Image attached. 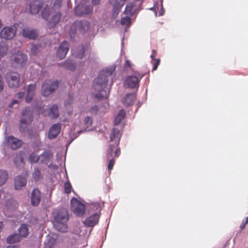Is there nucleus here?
Instances as JSON below:
<instances>
[{
	"mask_svg": "<svg viewBox=\"0 0 248 248\" xmlns=\"http://www.w3.org/2000/svg\"><path fill=\"white\" fill-rule=\"evenodd\" d=\"M161 9L163 10V6H162V4H161Z\"/></svg>",
	"mask_w": 248,
	"mask_h": 248,
	"instance_id": "nucleus-64",
	"label": "nucleus"
},
{
	"mask_svg": "<svg viewBox=\"0 0 248 248\" xmlns=\"http://www.w3.org/2000/svg\"><path fill=\"white\" fill-rule=\"evenodd\" d=\"M61 128L62 125L60 123L54 124L48 131V138L50 140L56 138L61 132Z\"/></svg>",
	"mask_w": 248,
	"mask_h": 248,
	"instance_id": "nucleus-15",
	"label": "nucleus"
},
{
	"mask_svg": "<svg viewBox=\"0 0 248 248\" xmlns=\"http://www.w3.org/2000/svg\"><path fill=\"white\" fill-rule=\"evenodd\" d=\"M24 95V92H19L17 93V97L18 98L20 99L23 97Z\"/></svg>",
	"mask_w": 248,
	"mask_h": 248,
	"instance_id": "nucleus-53",
	"label": "nucleus"
},
{
	"mask_svg": "<svg viewBox=\"0 0 248 248\" xmlns=\"http://www.w3.org/2000/svg\"><path fill=\"white\" fill-rule=\"evenodd\" d=\"M88 45L86 46L83 45L79 46L77 49L74 51L73 54L75 56L76 58L82 59L84 56L86 49L88 47Z\"/></svg>",
	"mask_w": 248,
	"mask_h": 248,
	"instance_id": "nucleus-27",
	"label": "nucleus"
},
{
	"mask_svg": "<svg viewBox=\"0 0 248 248\" xmlns=\"http://www.w3.org/2000/svg\"><path fill=\"white\" fill-rule=\"evenodd\" d=\"M62 0H56L54 3L55 8H59L62 5Z\"/></svg>",
	"mask_w": 248,
	"mask_h": 248,
	"instance_id": "nucleus-46",
	"label": "nucleus"
},
{
	"mask_svg": "<svg viewBox=\"0 0 248 248\" xmlns=\"http://www.w3.org/2000/svg\"><path fill=\"white\" fill-rule=\"evenodd\" d=\"M17 103H18V101L17 100H13L12 102L9 104V107L10 108H12V107H13V106H14V104H17Z\"/></svg>",
	"mask_w": 248,
	"mask_h": 248,
	"instance_id": "nucleus-52",
	"label": "nucleus"
},
{
	"mask_svg": "<svg viewBox=\"0 0 248 248\" xmlns=\"http://www.w3.org/2000/svg\"><path fill=\"white\" fill-rule=\"evenodd\" d=\"M33 120L31 112L26 108L22 112V116L20 121L19 130L21 132H24L27 126L30 124Z\"/></svg>",
	"mask_w": 248,
	"mask_h": 248,
	"instance_id": "nucleus-5",
	"label": "nucleus"
},
{
	"mask_svg": "<svg viewBox=\"0 0 248 248\" xmlns=\"http://www.w3.org/2000/svg\"><path fill=\"white\" fill-rule=\"evenodd\" d=\"M64 191L66 193L69 194L71 191L72 186L70 183L68 181L64 183Z\"/></svg>",
	"mask_w": 248,
	"mask_h": 248,
	"instance_id": "nucleus-41",
	"label": "nucleus"
},
{
	"mask_svg": "<svg viewBox=\"0 0 248 248\" xmlns=\"http://www.w3.org/2000/svg\"><path fill=\"white\" fill-rule=\"evenodd\" d=\"M22 35L25 38L31 39H35L37 37V33L34 30L30 29L29 28H25L22 30Z\"/></svg>",
	"mask_w": 248,
	"mask_h": 248,
	"instance_id": "nucleus-21",
	"label": "nucleus"
},
{
	"mask_svg": "<svg viewBox=\"0 0 248 248\" xmlns=\"http://www.w3.org/2000/svg\"><path fill=\"white\" fill-rule=\"evenodd\" d=\"M72 101H73V97L72 96H71L70 95H69L68 100L66 101L65 102V104H64L65 106L66 107L68 105H70L72 103Z\"/></svg>",
	"mask_w": 248,
	"mask_h": 248,
	"instance_id": "nucleus-49",
	"label": "nucleus"
},
{
	"mask_svg": "<svg viewBox=\"0 0 248 248\" xmlns=\"http://www.w3.org/2000/svg\"><path fill=\"white\" fill-rule=\"evenodd\" d=\"M1 25H2V23H1V20L0 19V28H1Z\"/></svg>",
	"mask_w": 248,
	"mask_h": 248,
	"instance_id": "nucleus-62",
	"label": "nucleus"
},
{
	"mask_svg": "<svg viewBox=\"0 0 248 248\" xmlns=\"http://www.w3.org/2000/svg\"><path fill=\"white\" fill-rule=\"evenodd\" d=\"M35 88L36 85L35 84H31L28 86L26 97V101L27 103H29L32 100Z\"/></svg>",
	"mask_w": 248,
	"mask_h": 248,
	"instance_id": "nucleus-28",
	"label": "nucleus"
},
{
	"mask_svg": "<svg viewBox=\"0 0 248 248\" xmlns=\"http://www.w3.org/2000/svg\"><path fill=\"white\" fill-rule=\"evenodd\" d=\"M48 116L51 119H56L59 116V108L56 105H53L50 108L48 112Z\"/></svg>",
	"mask_w": 248,
	"mask_h": 248,
	"instance_id": "nucleus-30",
	"label": "nucleus"
},
{
	"mask_svg": "<svg viewBox=\"0 0 248 248\" xmlns=\"http://www.w3.org/2000/svg\"><path fill=\"white\" fill-rule=\"evenodd\" d=\"M110 3L113 7V10L115 12L118 13L122 7L124 5V2L120 4L118 0H111Z\"/></svg>",
	"mask_w": 248,
	"mask_h": 248,
	"instance_id": "nucleus-36",
	"label": "nucleus"
},
{
	"mask_svg": "<svg viewBox=\"0 0 248 248\" xmlns=\"http://www.w3.org/2000/svg\"><path fill=\"white\" fill-rule=\"evenodd\" d=\"M89 28V22L86 20H77L72 25L70 30V35L71 37L74 36L77 31L81 34L85 33Z\"/></svg>",
	"mask_w": 248,
	"mask_h": 248,
	"instance_id": "nucleus-3",
	"label": "nucleus"
},
{
	"mask_svg": "<svg viewBox=\"0 0 248 248\" xmlns=\"http://www.w3.org/2000/svg\"><path fill=\"white\" fill-rule=\"evenodd\" d=\"M37 49H38V48L36 46H33L32 47V48L31 49V52L32 54H35L36 53Z\"/></svg>",
	"mask_w": 248,
	"mask_h": 248,
	"instance_id": "nucleus-50",
	"label": "nucleus"
},
{
	"mask_svg": "<svg viewBox=\"0 0 248 248\" xmlns=\"http://www.w3.org/2000/svg\"><path fill=\"white\" fill-rule=\"evenodd\" d=\"M6 248H16V247L15 246H9Z\"/></svg>",
	"mask_w": 248,
	"mask_h": 248,
	"instance_id": "nucleus-60",
	"label": "nucleus"
},
{
	"mask_svg": "<svg viewBox=\"0 0 248 248\" xmlns=\"http://www.w3.org/2000/svg\"><path fill=\"white\" fill-rule=\"evenodd\" d=\"M43 6V2L41 0H35L31 1L29 5L30 12L32 14H37Z\"/></svg>",
	"mask_w": 248,
	"mask_h": 248,
	"instance_id": "nucleus-13",
	"label": "nucleus"
},
{
	"mask_svg": "<svg viewBox=\"0 0 248 248\" xmlns=\"http://www.w3.org/2000/svg\"><path fill=\"white\" fill-rule=\"evenodd\" d=\"M144 75L139 71H134L133 75L128 76L126 77L124 84L130 88H138L139 86V82Z\"/></svg>",
	"mask_w": 248,
	"mask_h": 248,
	"instance_id": "nucleus-4",
	"label": "nucleus"
},
{
	"mask_svg": "<svg viewBox=\"0 0 248 248\" xmlns=\"http://www.w3.org/2000/svg\"><path fill=\"white\" fill-rule=\"evenodd\" d=\"M20 237H26L29 234L28 226L25 224L21 225L18 230Z\"/></svg>",
	"mask_w": 248,
	"mask_h": 248,
	"instance_id": "nucleus-31",
	"label": "nucleus"
},
{
	"mask_svg": "<svg viewBox=\"0 0 248 248\" xmlns=\"http://www.w3.org/2000/svg\"><path fill=\"white\" fill-rule=\"evenodd\" d=\"M113 70L111 68L102 71L93 82L94 97L98 100L107 99L109 94V88L108 86V77L112 75Z\"/></svg>",
	"mask_w": 248,
	"mask_h": 248,
	"instance_id": "nucleus-1",
	"label": "nucleus"
},
{
	"mask_svg": "<svg viewBox=\"0 0 248 248\" xmlns=\"http://www.w3.org/2000/svg\"><path fill=\"white\" fill-rule=\"evenodd\" d=\"M4 88V83L2 80V77L1 74H0V93L1 92Z\"/></svg>",
	"mask_w": 248,
	"mask_h": 248,
	"instance_id": "nucleus-48",
	"label": "nucleus"
},
{
	"mask_svg": "<svg viewBox=\"0 0 248 248\" xmlns=\"http://www.w3.org/2000/svg\"><path fill=\"white\" fill-rule=\"evenodd\" d=\"M121 153L120 149L118 148L115 151V156L118 157Z\"/></svg>",
	"mask_w": 248,
	"mask_h": 248,
	"instance_id": "nucleus-51",
	"label": "nucleus"
},
{
	"mask_svg": "<svg viewBox=\"0 0 248 248\" xmlns=\"http://www.w3.org/2000/svg\"><path fill=\"white\" fill-rule=\"evenodd\" d=\"M92 10L90 6L84 5H78L75 9L76 14L78 16H82L84 15L89 14Z\"/></svg>",
	"mask_w": 248,
	"mask_h": 248,
	"instance_id": "nucleus-22",
	"label": "nucleus"
},
{
	"mask_svg": "<svg viewBox=\"0 0 248 248\" xmlns=\"http://www.w3.org/2000/svg\"><path fill=\"white\" fill-rule=\"evenodd\" d=\"M73 213L78 217H82L85 213V205L75 198L71 201Z\"/></svg>",
	"mask_w": 248,
	"mask_h": 248,
	"instance_id": "nucleus-7",
	"label": "nucleus"
},
{
	"mask_svg": "<svg viewBox=\"0 0 248 248\" xmlns=\"http://www.w3.org/2000/svg\"><path fill=\"white\" fill-rule=\"evenodd\" d=\"M156 5H158V3H157L156 4H155V6H154V8H153V9H156V8H157V7H156ZM151 9H152V8Z\"/></svg>",
	"mask_w": 248,
	"mask_h": 248,
	"instance_id": "nucleus-61",
	"label": "nucleus"
},
{
	"mask_svg": "<svg viewBox=\"0 0 248 248\" xmlns=\"http://www.w3.org/2000/svg\"><path fill=\"white\" fill-rule=\"evenodd\" d=\"M155 56H156V55H155V54H152L151 55V59H152L153 60L155 61Z\"/></svg>",
	"mask_w": 248,
	"mask_h": 248,
	"instance_id": "nucleus-57",
	"label": "nucleus"
},
{
	"mask_svg": "<svg viewBox=\"0 0 248 248\" xmlns=\"http://www.w3.org/2000/svg\"><path fill=\"white\" fill-rule=\"evenodd\" d=\"M245 224H247L248 223V217H247L246 218H245V221H243Z\"/></svg>",
	"mask_w": 248,
	"mask_h": 248,
	"instance_id": "nucleus-58",
	"label": "nucleus"
},
{
	"mask_svg": "<svg viewBox=\"0 0 248 248\" xmlns=\"http://www.w3.org/2000/svg\"><path fill=\"white\" fill-rule=\"evenodd\" d=\"M39 159V156L35 153H32L29 156V162L31 164L37 163Z\"/></svg>",
	"mask_w": 248,
	"mask_h": 248,
	"instance_id": "nucleus-37",
	"label": "nucleus"
},
{
	"mask_svg": "<svg viewBox=\"0 0 248 248\" xmlns=\"http://www.w3.org/2000/svg\"><path fill=\"white\" fill-rule=\"evenodd\" d=\"M41 193L40 191L37 189H34L31 193V203L34 206H37L41 201Z\"/></svg>",
	"mask_w": 248,
	"mask_h": 248,
	"instance_id": "nucleus-19",
	"label": "nucleus"
},
{
	"mask_svg": "<svg viewBox=\"0 0 248 248\" xmlns=\"http://www.w3.org/2000/svg\"><path fill=\"white\" fill-rule=\"evenodd\" d=\"M69 43L63 41L57 51V56L60 59L64 58L69 50Z\"/></svg>",
	"mask_w": 248,
	"mask_h": 248,
	"instance_id": "nucleus-17",
	"label": "nucleus"
},
{
	"mask_svg": "<svg viewBox=\"0 0 248 248\" xmlns=\"http://www.w3.org/2000/svg\"><path fill=\"white\" fill-rule=\"evenodd\" d=\"M125 117V112L123 109H121L115 119V124H119Z\"/></svg>",
	"mask_w": 248,
	"mask_h": 248,
	"instance_id": "nucleus-34",
	"label": "nucleus"
},
{
	"mask_svg": "<svg viewBox=\"0 0 248 248\" xmlns=\"http://www.w3.org/2000/svg\"><path fill=\"white\" fill-rule=\"evenodd\" d=\"M100 0H92V4L93 5H97L99 3Z\"/></svg>",
	"mask_w": 248,
	"mask_h": 248,
	"instance_id": "nucleus-54",
	"label": "nucleus"
},
{
	"mask_svg": "<svg viewBox=\"0 0 248 248\" xmlns=\"http://www.w3.org/2000/svg\"><path fill=\"white\" fill-rule=\"evenodd\" d=\"M90 112L92 114H96L98 111V107L97 105H94L90 109Z\"/></svg>",
	"mask_w": 248,
	"mask_h": 248,
	"instance_id": "nucleus-45",
	"label": "nucleus"
},
{
	"mask_svg": "<svg viewBox=\"0 0 248 248\" xmlns=\"http://www.w3.org/2000/svg\"><path fill=\"white\" fill-rule=\"evenodd\" d=\"M61 16V14L60 12L55 13L47 24L48 27L49 28L54 27L60 21Z\"/></svg>",
	"mask_w": 248,
	"mask_h": 248,
	"instance_id": "nucleus-26",
	"label": "nucleus"
},
{
	"mask_svg": "<svg viewBox=\"0 0 248 248\" xmlns=\"http://www.w3.org/2000/svg\"><path fill=\"white\" fill-rule=\"evenodd\" d=\"M9 174L7 171L0 169V186H3L7 181Z\"/></svg>",
	"mask_w": 248,
	"mask_h": 248,
	"instance_id": "nucleus-32",
	"label": "nucleus"
},
{
	"mask_svg": "<svg viewBox=\"0 0 248 248\" xmlns=\"http://www.w3.org/2000/svg\"><path fill=\"white\" fill-rule=\"evenodd\" d=\"M6 82L10 88H15L18 86L20 79L19 75L14 72H10L6 74Z\"/></svg>",
	"mask_w": 248,
	"mask_h": 248,
	"instance_id": "nucleus-10",
	"label": "nucleus"
},
{
	"mask_svg": "<svg viewBox=\"0 0 248 248\" xmlns=\"http://www.w3.org/2000/svg\"><path fill=\"white\" fill-rule=\"evenodd\" d=\"M84 122L87 127L92 125L93 123L92 119L90 117L87 116L85 118Z\"/></svg>",
	"mask_w": 248,
	"mask_h": 248,
	"instance_id": "nucleus-42",
	"label": "nucleus"
},
{
	"mask_svg": "<svg viewBox=\"0 0 248 248\" xmlns=\"http://www.w3.org/2000/svg\"><path fill=\"white\" fill-rule=\"evenodd\" d=\"M8 47L5 46L0 45V61L7 53Z\"/></svg>",
	"mask_w": 248,
	"mask_h": 248,
	"instance_id": "nucleus-39",
	"label": "nucleus"
},
{
	"mask_svg": "<svg viewBox=\"0 0 248 248\" xmlns=\"http://www.w3.org/2000/svg\"><path fill=\"white\" fill-rule=\"evenodd\" d=\"M5 142L8 147L13 150L20 148L23 144V141L13 136H8L5 137Z\"/></svg>",
	"mask_w": 248,
	"mask_h": 248,
	"instance_id": "nucleus-12",
	"label": "nucleus"
},
{
	"mask_svg": "<svg viewBox=\"0 0 248 248\" xmlns=\"http://www.w3.org/2000/svg\"><path fill=\"white\" fill-rule=\"evenodd\" d=\"M156 53H157V52H156V51L155 50L153 49V50H152V54H155V55H156Z\"/></svg>",
	"mask_w": 248,
	"mask_h": 248,
	"instance_id": "nucleus-59",
	"label": "nucleus"
},
{
	"mask_svg": "<svg viewBox=\"0 0 248 248\" xmlns=\"http://www.w3.org/2000/svg\"><path fill=\"white\" fill-rule=\"evenodd\" d=\"M32 177L36 181H38L42 178L41 171L38 168H34V171L32 173Z\"/></svg>",
	"mask_w": 248,
	"mask_h": 248,
	"instance_id": "nucleus-38",
	"label": "nucleus"
},
{
	"mask_svg": "<svg viewBox=\"0 0 248 248\" xmlns=\"http://www.w3.org/2000/svg\"><path fill=\"white\" fill-rule=\"evenodd\" d=\"M3 227V224L2 222L0 221V232L1 231Z\"/></svg>",
	"mask_w": 248,
	"mask_h": 248,
	"instance_id": "nucleus-56",
	"label": "nucleus"
},
{
	"mask_svg": "<svg viewBox=\"0 0 248 248\" xmlns=\"http://www.w3.org/2000/svg\"><path fill=\"white\" fill-rule=\"evenodd\" d=\"M53 156V154L52 153L49 151H45L43 153H42L40 156V160L42 163L47 165L48 163L50 161L52 157Z\"/></svg>",
	"mask_w": 248,
	"mask_h": 248,
	"instance_id": "nucleus-25",
	"label": "nucleus"
},
{
	"mask_svg": "<svg viewBox=\"0 0 248 248\" xmlns=\"http://www.w3.org/2000/svg\"><path fill=\"white\" fill-rule=\"evenodd\" d=\"M160 62V60L159 59H155V61H154L153 63V71H155L157 69L158 66L159 65Z\"/></svg>",
	"mask_w": 248,
	"mask_h": 248,
	"instance_id": "nucleus-44",
	"label": "nucleus"
},
{
	"mask_svg": "<svg viewBox=\"0 0 248 248\" xmlns=\"http://www.w3.org/2000/svg\"><path fill=\"white\" fill-rule=\"evenodd\" d=\"M114 163H115L114 159H113V158L111 159L110 160V161L108 163V171H109V173H110V171L112 170V169H113V167L114 165Z\"/></svg>",
	"mask_w": 248,
	"mask_h": 248,
	"instance_id": "nucleus-43",
	"label": "nucleus"
},
{
	"mask_svg": "<svg viewBox=\"0 0 248 248\" xmlns=\"http://www.w3.org/2000/svg\"><path fill=\"white\" fill-rule=\"evenodd\" d=\"M27 184L26 178L24 176L18 175L16 176L14 181L15 188L16 190H20L25 186Z\"/></svg>",
	"mask_w": 248,
	"mask_h": 248,
	"instance_id": "nucleus-20",
	"label": "nucleus"
},
{
	"mask_svg": "<svg viewBox=\"0 0 248 248\" xmlns=\"http://www.w3.org/2000/svg\"><path fill=\"white\" fill-rule=\"evenodd\" d=\"M99 218L100 215L97 213H95L87 218L83 221V223L86 226L93 227L98 223Z\"/></svg>",
	"mask_w": 248,
	"mask_h": 248,
	"instance_id": "nucleus-18",
	"label": "nucleus"
},
{
	"mask_svg": "<svg viewBox=\"0 0 248 248\" xmlns=\"http://www.w3.org/2000/svg\"><path fill=\"white\" fill-rule=\"evenodd\" d=\"M163 12H162V13H161V12H160V13H159V14H160V16H162V15H163Z\"/></svg>",
	"mask_w": 248,
	"mask_h": 248,
	"instance_id": "nucleus-63",
	"label": "nucleus"
},
{
	"mask_svg": "<svg viewBox=\"0 0 248 248\" xmlns=\"http://www.w3.org/2000/svg\"><path fill=\"white\" fill-rule=\"evenodd\" d=\"M246 224H245L244 222H242V223L240 225V228L241 230L243 229L245 227Z\"/></svg>",
	"mask_w": 248,
	"mask_h": 248,
	"instance_id": "nucleus-55",
	"label": "nucleus"
},
{
	"mask_svg": "<svg viewBox=\"0 0 248 248\" xmlns=\"http://www.w3.org/2000/svg\"><path fill=\"white\" fill-rule=\"evenodd\" d=\"M136 99V94L134 93H127L123 100V104L126 107L132 105Z\"/></svg>",
	"mask_w": 248,
	"mask_h": 248,
	"instance_id": "nucleus-23",
	"label": "nucleus"
},
{
	"mask_svg": "<svg viewBox=\"0 0 248 248\" xmlns=\"http://www.w3.org/2000/svg\"><path fill=\"white\" fill-rule=\"evenodd\" d=\"M27 56L21 51H17L12 56V64L15 66H23L27 61Z\"/></svg>",
	"mask_w": 248,
	"mask_h": 248,
	"instance_id": "nucleus-11",
	"label": "nucleus"
},
{
	"mask_svg": "<svg viewBox=\"0 0 248 248\" xmlns=\"http://www.w3.org/2000/svg\"><path fill=\"white\" fill-rule=\"evenodd\" d=\"M21 239L18 234L14 233L7 237V242L9 244H13L20 241Z\"/></svg>",
	"mask_w": 248,
	"mask_h": 248,
	"instance_id": "nucleus-33",
	"label": "nucleus"
},
{
	"mask_svg": "<svg viewBox=\"0 0 248 248\" xmlns=\"http://www.w3.org/2000/svg\"><path fill=\"white\" fill-rule=\"evenodd\" d=\"M60 65L71 71L74 70L76 67V62L69 59L67 60L64 62L60 64Z\"/></svg>",
	"mask_w": 248,
	"mask_h": 248,
	"instance_id": "nucleus-29",
	"label": "nucleus"
},
{
	"mask_svg": "<svg viewBox=\"0 0 248 248\" xmlns=\"http://www.w3.org/2000/svg\"><path fill=\"white\" fill-rule=\"evenodd\" d=\"M140 10V6L134 2H130L127 4L124 13L125 15L132 16Z\"/></svg>",
	"mask_w": 248,
	"mask_h": 248,
	"instance_id": "nucleus-14",
	"label": "nucleus"
},
{
	"mask_svg": "<svg viewBox=\"0 0 248 248\" xmlns=\"http://www.w3.org/2000/svg\"><path fill=\"white\" fill-rule=\"evenodd\" d=\"M18 205L16 201L13 199H9L5 201L4 204L3 212L5 213L12 212L18 207Z\"/></svg>",
	"mask_w": 248,
	"mask_h": 248,
	"instance_id": "nucleus-16",
	"label": "nucleus"
},
{
	"mask_svg": "<svg viewBox=\"0 0 248 248\" xmlns=\"http://www.w3.org/2000/svg\"><path fill=\"white\" fill-rule=\"evenodd\" d=\"M25 153L23 151H20L14 158V161L17 167L24 165V156Z\"/></svg>",
	"mask_w": 248,
	"mask_h": 248,
	"instance_id": "nucleus-24",
	"label": "nucleus"
},
{
	"mask_svg": "<svg viewBox=\"0 0 248 248\" xmlns=\"http://www.w3.org/2000/svg\"><path fill=\"white\" fill-rule=\"evenodd\" d=\"M120 134L119 130L113 128L110 136V141H114L115 145H110L107 152V157L109 158L113 155V151L115 146H118L120 140Z\"/></svg>",
	"mask_w": 248,
	"mask_h": 248,
	"instance_id": "nucleus-6",
	"label": "nucleus"
},
{
	"mask_svg": "<svg viewBox=\"0 0 248 248\" xmlns=\"http://www.w3.org/2000/svg\"><path fill=\"white\" fill-rule=\"evenodd\" d=\"M52 8L51 10L50 7H48V6L47 5L44 8V9L41 13V16H42V18H43L44 19H45L46 20H47L49 16L52 13Z\"/></svg>",
	"mask_w": 248,
	"mask_h": 248,
	"instance_id": "nucleus-35",
	"label": "nucleus"
},
{
	"mask_svg": "<svg viewBox=\"0 0 248 248\" xmlns=\"http://www.w3.org/2000/svg\"><path fill=\"white\" fill-rule=\"evenodd\" d=\"M131 65H132L130 63V62L129 60H127L125 62V64L124 66V70H126L128 68H130L131 67Z\"/></svg>",
	"mask_w": 248,
	"mask_h": 248,
	"instance_id": "nucleus-47",
	"label": "nucleus"
},
{
	"mask_svg": "<svg viewBox=\"0 0 248 248\" xmlns=\"http://www.w3.org/2000/svg\"><path fill=\"white\" fill-rule=\"evenodd\" d=\"M16 24L12 26H6L0 32V37L6 40H11L16 35Z\"/></svg>",
	"mask_w": 248,
	"mask_h": 248,
	"instance_id": "nucleus-9",
	"label": "nucleus"
},
{
	"mask_svg": "<svg viewBox=\"0 0 248 248\" xmlns=\"http://www.w3.org/2000/svg\"><path fill=\"white\" fill-rule=\"evenodd\" d=\"M69 218V215L67 209L62 208L60 210L54 217V226L56 229L61 232H67V222Z\"/></svg>",
	"mask_w": 248,
	"mask_h": 248,
	"instance_id": "nucleus-2",
	"label": "nucleus"
},
{
	"mask_svg": "<svg viewBox=\"0 0 248 248\" xmlns=\"http://www.w3.org/2000/svg\"><path fill=\"white\" fill-rule=\"evenodd\" d=\"M59 83L57 81H51L46 80L42 85V93L44 96H47L50 95L58 87Z\"/></svg>",
	"mask_w": 248,
	"mask_h": 248,
	"instance_id": "nucleus-8",
	"label": "nucleus"
},
{
	"mask_svg": "<svg viewBox=\"0 0 248 248\" xmlns=\"http://www.w3.org/2000/svg\"><path fill=\"white\" fill-rule=\"evenodd\" d=\"M121 24L122 25L130 26L131 24V18L129 16L124 17L121 18Z\"/></svg>",
	"mask_w": 248,
	"mask_h": 248,
	"instance_id": "nucleus-40",
	"label": "nucleus"
}]
</instances>
